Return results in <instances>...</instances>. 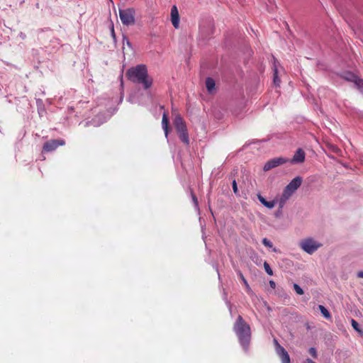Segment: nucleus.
<instances>
[{"instance_id":"obj_1","label":"nucleus","mask_w":363,"mask_h":363,"mask_svg":"<svg viewBox=\"0 0 363 363\" xmlns=\"http://www.w3.org/2000/svg\"><path fill=\"white\" fill-rule=\"evenodd\" d=\"M125 76L133 83L141 84L145 89H150L152 85V79L149 76L145 65L140 64L129 68Z\"/></svg>"},{"instance_id":"obj_2","label":"nucleus","mask_w":363,"mask_h":363,"mask_svg":"<svg viewBox=\"0 0 363 363\" xmlns=\"http://www.w3.org/2000/svg\"><path fill=\"white\" fill-rule=\"evenodd\" d=\"M233 330L238 336L240 343L247 350L250 342L251 330L250 325L241 315H238L234 324Z\"/></svg>"},{"instance_id":"obj_3","label":"nucleus","mask_w":363,"mask_h":363,"mask_svg":"<svg viewBox=\"0 0 363 363\" xmlns=\"http://www.w3.org/2000/svg\"><path fill=\"white\" fill-rule=\"evenodd\" d=\"M303 179L300 176L293 179L284 188L282 196L280 199V207L282 208L286 201L292 196V194L301 186Z\"/></svg>"},{"instance_id":"obj_4","label":"nucleus","mask_w":363,"mask_h":363,"mask_svg":"<svg viewBox=\"0 0 363 363\" xmlns=\"http://www.w3.org/2000/svg\"><path fill=\"white\" fill-rule=\"evenodd\" d=\"M174 125L180 140L186 145H189V138L186 123L180 115L176 116Z\"/></svg>"},{"instance_id":"obj_5","label":"nucleus","mask_w":363,"mask_h":363,"mask_svg":"<svg viewBox=\"0 0 363 363\" xmlns=\"http://www.w3.org/2000/svg\"><path fill=\"white\" fill-rule=\"evenodd\" d=\"M135 11L133 8L119 10V17L123 25L130 26L135 24Z\"/></svg>"},{"instance_id":"obj_6","label":"nucleus","mask_w":363,"mask_h":363,"mask_svg":"<svg viewBox=\"0 0 363 363\" xmlns=\"http://www.w3.org/2000/svg\"><path fill=\"white\" fill-rule=\"evenodd\" d=\"M322 245L312 238H306L302 240L300 243V247L308 254L312 255Z\"/></svg>"},{"instance_id":"obj_7","label":"nucleus","mask_w":363,"mask_h":363,"mask_svg":"<svg viewBox=\"0 0 363 363\" xmlns=\"http://www.w3.org/2000/svg\"><path fill=\"white\" fill-rule=\"evenodd\" d=\"M65 145V140L63 139L50 140L46 141L43 146V151L52 152L55 150L59 146Z\"/></svg>"},{"instance_id":"obj_8","label":"nucleus","mask_w":363,"mask_h":363,"mask_svg":"<svg viewBox=\"0 0 363 363\" xmlns=\"http://www.w3.org/2000/svg\"><path fill=\"white\" fill-rule=\"evenodd\" d=\"M288 162V160L281 157H275L273 158L269 161H267L263 169L265 172L269 171L270 169L277 167L279 165H281L283 164H285Z\"/></svg>"},{"instance_id":"obj_9","label":"nucleus","mask_w":363,"mask_h":363,"mask_svg":"<svg viewBox=\"0 0 363 363\" xmlns=\"http://www.w3.org/2000/svg\"><path fill=\"white\" fill-rule=\"evenodd\" d=\"M341 77L346 81L354 82L358 89L363 87V80L351 72H344Z\"/></svg>"},{"instance_id":"obj_10","label":"nucleus","mask_w":363,"mask_h":363,"mask_svg":"<svg viewBox=\"0 0 363 363\" xmlns=\"http://www.w3.org/2000/svg\"><path fill=\"white\" fill-rule=\"evenodd\" d=\"M274 343L277 345V351L281 359L282 363H290V357L286 350L278 343L277 340H274Z\"/></svg>"},{"instance_id":"obj_11","label":"nucleus","mask_w":363,"mask_h":363,"mask_svg":"<svg viewBox=\"0 0 363 363\" xmlns=\"http://www.w3.org/2000/svg\"><path fill=\"white\" fill-rule=\"evenodd\" d=\"M179 13L177 7L174 5L171 9V21L174 28L179 27Z\"/></svg>"},{"instance_id":"obj_12","label":"nucleus","mask_w":363,"mask_h":363,"mask_svg":"<svg viewBox=\"0 0 363 363\" xmlns=\"http://www.w3.org/2000/svg\"><path fill=\"white\" fill-rule=\"evenodd\" d=\"M306 154L305 152L301 149L298 148L293 158L291 160V163L292 164H297V163H302L305 161Z\"/></svg>"},{"instance_id":"obj_13","label":"nucleus","mask_w":363,"mask_h":363,"mask_svg":"<svg viewBox=\"0 0 363 363\" xmlns=\"http://www.w3.org/2000/svg\"><path fill=\"white\" fill-rule=\"evenodd\" d=\"M206 86L209 93H212L215 90L216 83L213 78L208 77L206 79Z\"/></svg>"},{"instance_id":"obj_14","label":"nucleus","mask_w":363,"mask_h":363,"mask_svg":"<svg viewBox=\"0 0 363 363\" xmlns=\"http://www.w3.org/2000/svg\"><path fill=\"white\" fill-rule=\"evenodd\" d=\"M162 124V128L164 130L165 136L167 137L168 133H169V129H168L169 119H168V116L166 113H163Z\"/></svg>"},{"instance_id":"obj_15","label":"nucleus","mask_w":363,"mask_h":363,"mask_svg":"<svg viewBox=\"0 0 363 363\" xmlns=\"http://www.w3.org/2000/svg\"><path fill=\"white\" fill-rule=\"evenodd\" d=\"M258 199L264 206L267 207L268 208H272L275 206V202L274 201H267L261 195H258Z\"/></svg>"},{"instance_id":"obj_16","label":"nucleus","mask_w":363,"mask_h":363,"mask_svg":"<svg viewBox=\"0 0 363 363\" xmlns=\"http://www.w3.org/2000/svg\"><path fill=\"white\" fill-rule=\"evenodd\" d=\"M239 277H240V279L242 280V281L243 282V284L245 285L246 292L249 295H251L252 294V290L251 289L250 285L248 284L246 279L245 278V277L243 276V274L240 272H239Z\"/></svg>"},{"instance_id":"obj_17","label":"nucleus","mask_w":363,"mask_h":363,"mask_svg":"<svg viewBox=\"0 0 363 363\" xmlns=\"http://www.w3.org/2000/svg\"><path fill=\"white\" fill-rule=\"evenodd\" d=\"M318 308L320 311V313L323 314V315L326 319H329L331 318L330 312L328 311V309L325 306H323L322 305H319Z\"/></svg>"},{"instance_id":"obj_18","label":"nucleus","mask_w":363,"mask_h":363,"mask_svg":"<svg viewBox=\"0 0 363 363\" xmlns=\"http://www.w3.org/2000/svg\"><path fill=\"white\" fill-rule=\"evenodd\" d=\"M280 82L281 81L278 77V70H277L276 65H274V83L276 86H279Z\"/></svg>"},{"instance_id":"obj_19","label":"nucleus","mask_w":363,"mask_h":363,"mask_svg":"<svg viewBox=\"0 0 363 363\" xmlns=\"http://www.w3.org/2000/svg\"><path fill=\"white\" fill-rule=\"evenodd\" d=\"M264 268L265 272L270 276L273 275V271L272 268L270 267L269 264L267 262H264Z\"/></svg>"},{"instance_id":"obj_20","label":"nucleus","mask_w":363,"mask_h":363,"mask_svg":"<svg viewBox=\"0 0 363 363\" xmlns=\"http://www.w3.org/2000/svg\"><path fill=\"white\" fill-rule=\"evenodd\" d=\"M294 289L296 292V294L298 295H302L304 293L303 290L297 284H294Z\"/></svg>"},{"instance_id":"obj_21","label":"nucleus","mask_w":363,"mask_h":363,"mask_svg":"<svg viewBox=\"0 0 363 363\" xmlns=\"http://www.w3.org/2000/svg\"><path fill=\"white\" fill-rule=\"evenodd\" d=\"M262 244L267 247H272L273 246L272 242L266 238H263Z\"/></svg>"},{"instance_id":"obj_22","label":"nucleus","mask_w":363,"mask_h":363,"mask_svg":"<svg viewBox=\"0 0 363 363\" xmlns=\"http://www.w3.org/2000/svg\"><path fill=\"white\" fill-rule=\"evenodd\" d=\"M352 326L356 331L362 333V330L359 328V323L353 319L352 320Z\"/></svg>"},{"instance_id":"obj_23","label":"nucleus","mask_w":363,"mask_h":363,"mask_svg":"<svg viewBox=\"0 0 363 363\" xmlns=\"http://www.w3.org/2000/svg\"><path fill=\"white\" fill-rule=\"evenodd\" d=\"M308 352L309 354L313 357V358H317V352H316V350L314 348V347H311L309 350H308Z\"/></svg>"},{"instance_id":"obj_24","label":"nucleus","mask_w":363,"mask_h":363,"mask_svg":"<svg viewBox=\"0 0 363 363\" xmlns=\"http://www.w3.org/2000/svg\"><path fill=\"white\" fill-rule=\"evenodd\" d=\"M191 196L192 201H193L194 205L196 206H198V205H199L198 199L192 190H191Z\"/></svg>"},{"instance_id":"obj_25","label":"nucleus","mask_w":363,"mask_h":363,"mask_svg":"<svg viewBox=\"0 0 363 363\" xmlns=\"http://www.w3.org/2000/svg\"><path fill=\"white\" fill-rule=\"evenodd\" d=\"M232 186H233V192H234L235 194H238V189L237 182H236V181H235V180H233V181Z\"/></svg>"},{"instance_id":"obj_26","label":"nucleus","mask_w":363,"mask_h":363,"mask_svg":"<svg viewBox=\"0 0 363 363\" xmlns=\"http://www.w3.org/2000/svg\"><path fill=\"white\" fill-rule=\"evenodd\" d=\"M269 285L272 289H275L276 283L273 280L269 281Z\"/></svg>"},{"instance_id":"obj_27","label":"nucleus","mask_w":363,"mask_h":363,"mask_svg":"<svg viewBox=\"0 0 363 363\" xmlns=\"http://www.w3.org/2000/svg\"><path fill=\"white\" fill-rule=\"evenodd\" d=\"M304 363H315V362H313L312 359H309V358H307Z\"/></svg>"},{"instance_id":"obj_28","label":"nucleus","mask_w":363,"mask_h":363,"mask_svg":"<svg viewBox=\"0 0 363 363\" xmlns=\"http://www.w3.org/2000/svg\"><path fill=\"white\" fill-rule=\"evenodd\" d=\"M357 276L359 278H363V271L359 272Z\"/></svg>"}]
</instances>
